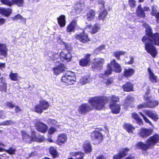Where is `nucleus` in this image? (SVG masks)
<instances>
[{"label": "nucleus", "instance_id": "nucleus-57", "mask_svg": "<svg viewBox=\"0 0 159 159\" xmlns=\"http://www.w3.org/2000/svg\"><path fill=\"white\" fill-rule=\"evenodd\" d=\"M48 122L49 123L52 125H55L57 124V122L55 120L51 119H49L48 120Z\"/></svg>", "mask_w": 159, "mask_h": 159}, {"label": "nucleus", "instance_id": "nucleus-26", "mask_svg": "<svg viewBox=\"0 0 159 159\" xmlns=\"http://www.w3.org/2000/svg\"><path fill=\"white\" fill-rule=\"evenodd\" d=\"M8 49L5 44L0 43V53L1 55L5 57L7 56Z\"/></svg>", "mask_w": 159, "mask_h": 159}, {"label": "nucleus", "instance_id": "nucleus-12", "mask_svg": "<svg viewBox=\"0 0 159 159\" xmlns=\"http://www.w3.org/2000/svg\"><path fill=\"white\" fill-rule=\"evenodd\" d=\"M143 112L146 115L153 119L154 121H157L159 119L158 115L155 111L146 110H144Z\"/></svg>", "mask_w": 159, "mask_h": 159}, {"label": "nucleus", "instance_id": "nucleus-64", "mask_svg": "<svg viewBox=\"0 0 159 159\" xmlns=\"http://www.w3.org/2000/svg\"><path fill=\"white\" fill-rule=\"evenodd\" d=\"M36 154L35 152H34L30 153L29 156V157H30L33 156H34Z\"/></svg>", "mask_w": 159, "mask_h": 159}, {"label": "nucleus", "instance_id": "nucleus-28", "mask_svg": "<svg viewBox=\"0 0 159 159\" xmlns=\"http://www.w3.org/2000/svg\"><path fill=\"white\" fill-rule=\"evenodd\" d=\"M122 88L124 91L129 92L133 90V85L131 83L128 82L123 85Z\"/></svg>", "mask_w": 159, "mask_h": 159}, {"label": "nucleus", "instance_id": "nucleus-18", "mask_svg": "<svg viewBox=\"0 0 159 159\" xmlns=\"http://www.w3.org/2000/svg\"><path fill=\"white\" fill-rule=\"evenodd\" d=\"M110 108L111 109L112 113L117 114L120 112V106L116 103H111Z\"/></svg>", "mask_w": 159, "mask_h": 159}, {"label": "nucleus", "instance_id": "nucleus-51", "mask_svg": "<svg viewBox=\"0 0 159 159\" xmlns=\"http://www.w3.org/2000/svg\"><path fill=\"white\" fill-rule=\"evenodd\" d=\"M1 84L2 85V87L0 86V90L6 92V84L4 82L1 81Z\"/></svg>", "mask_w": 159, "mask_h": 159}, {"label": "nucleus", "instance_id": "nucleus-40", "mask_svg": "<svg viewBox=\"0 0 159 159\" xmlns=\"http://www.w3.org/2000/svg\"><path fill=\"white\" fill-rule=\"evenodd\" d=\"M100 29L101 28L99 25L97 24H95L91 29V33L93 34H95L98 32Z\"/></svg>", "mask_w": 159, "mask_h": 159}, {"label": "nucleus", "instance_id": "nucleus-11", "mask_svg": "<svg viewBox=\"0 0 159 159\" xmlns=\"http://www.w3.org/2000/svg\"><path fill=\"white\" fill-rule=\"evenodd\" d=\"M32 135L30 136L25 131L22 132L23 139L27 142L34 141L36 138L35 131H32Z\"/></svg>", "mask_w": 159, "mask_h": 159}, {"label": "nucleus", "instance_id": "nucleus-22", "mask_svg": "<svg viewBox=\"0 0 159 159\" xmlns=\"http://www.w3.org/2000/svg\"><path fill=\"white\" fill-rule=\"evenodd\" d=\"M147 92L146 93L144 97V100L147 102V104H152L153 102H157V104L152 107H154L158 104V102L157 101H155L153 99H151V97L148 95L149 92V90L148 89H147Z\"/></svg>", "mask_w": 159, "mask_h": 159}, {"label": "nucleus", "instance_id": "nucleus-54", "mask_svg": "<svg viewBox=\"0 0 159 159\" xmlns=\"http://www.w3.org/2000/svg\"><path fill=\"white\" fill-rule=\"evenodd\" d=\"M129 3L131 7H134L135 6L136 2L134 0H128Z\"/></svg>", "mask_w": 159, "mask_h": 159}, {"label": "nucleus", "instance_id": "nucleus-29", "mask_svg": "<svg viewBox=\"0 0 159 159\" xmlns=\"http://www.w3.org/2000/svg\"><path fill=\"white\" fill-rule=\"evenodd\" d=\"M137 14L138 16L144 18L145 16V13L141 7V5L138 6L136 10Z\"/></svg>", "mask_w": 159, "mask_h": 159}, {"label": "nucleus", "instance_id": "nucleus-33", "mask_svg": "<svg viewBox=\"0 0 159 159\" xmlns=\"http://www.w3.org/2000/svg\"><path fill=\"white\" fill-rule=\"evenodd\" d=\"M9 77L10 79L13 81H17L20 79V77L17 73H14L11 72L9 75Z\"/></svg>", "mask_w": 159, "mask_h": 159}, {"label": "nucleus", "instance_id": "nucleus-50", "mask_svg": "<svg viewBox=\"0 0 159 159\" xmlns=\"http://www.w3.org/2000/svg\"><path fill=\"white\" fill-rule=\"evenodd\" d=\"M2 2L9 6H11L13 5V3L9 0H0Z\"/></svg>", "mask_w": 159, "mask_h": 159}, {"label": "nucleus", "instance_id": "nucleus-10", "mask_svg": "<svg viewBox=\"0 0 159 159\" xmlns=\"http://www.w3.org/2000/svg\"><path fill=\"white\" fill-rule=\"evenodd\" d=\"M153 132V130L150 128H142L140 129L139 134L140 137L145 138L150 136Z\"/></svg>", "mask_w": 159, "mask_h": 159}, {"label": "nucleus", "instance_id": "nucleus-4", "mask_svg": "<svg viewBox=\"0 0 159 159\" xmlns=\"http://www.w3.org/2000/svg\"><path fill=\"white\" fill-rule=\"evenodd\" d=\"M111 66H113L115 69V70L116 72L120 73L121 71V68L120 65L117 63L115 59L112 60L110 64H108L107 70L105 71L103 74H101L99 75L100 78L105 79L108 75H110L112 71V69Z\"/></svg>", "mask_w": 159, "mask_h": 159}, {"label": "nucleus", "instance_id": "nucleus-21", "mask_svg": "<svg viewBox=\"0 0 159 159\" xmlns=\"http://www.w3.org/2000/svg\"><path fill=\"white\" fill-rule=\"evenodd\" d=\"M76 25V22L75 21L73 20L71 21L66 27V31L68 33L74 32L75 28Z\"/></svg>", "mask_w": 159, "mask_h": 159}, {"label": "nucleus", "instance_id": "nucleus-1", "mask_svg": "<svg viewBox=\"0 0 159 159\" xmlns=\"http://www.w3.org/2000/svg\"><path fill=\"white\" fill-rule=\"evenodd\" d=\"M143 25L146 28V35L142 38V42L145 44L147 52L152 57H155L157 54V51L152 44L159 46V34H153L150 26L146 23L143 22Z\"/></svg>", "mask_w": 159, "mask_h": 159}, {"label": "nucleus", "instance_id": "nucleus-14", "mask_svg": "<svg viewBox=\"0 0 159 159\" xmlns=\"http://www.w3.org/2000/svg\"><path fill=\"white\" fill-rule=\"evenodd\" d=\"M75 38L77 39L83 43L87 42L89 41L87 35L85 34L84 32L82 33L76 34Z\"/></svg>", "mask_w": 159, "mask_h": 159}, {"label": "nucleus", "instance_id": "nucleus-24", "mask_svg": "<svg viewBox=\"0 0 159 159\" xmlns=\"http://www.w3.org/2000/svg\"><path fill=\"white\" fill-rule=\"evenodd\" d=\"M135 72V70L132 68L125 69L124 71V75L128 78L132 76Z\"/></svg>", "mask_w": 159, "mask_h": 159}, {"label": "nucleus", "instance_id": "nucleus-3", "mask_svg": "<svg viewBox=\"0 0 159 159\" xmlns=\"http://www.w3.org/2000/svg\"><path fill=\"white\" fill-rule=\"evenodd\" d=\"M158 143H159V134H155L146 140V143L140 142L137 143L136 147L143 150L146 151L153 147Z\"/></svg>", "mask_w": 159, "mask_h": 159}, {"label": "nucleus", "instance_id": "nucleus-6", "mask_svg": "<svg viewBox=\"0 0 159 159\" xmlns=\"http://www.w3.org/2000/svg\"><path fill=\"white\" fill-rule=\"evenodd\" d=\"M76 78L73 73L68 72L65 75L62 77L61 81L66 83L68 84H74L75 82Z\"/></svg>", "mask_w": 159, "mask_h": 159}, {"label": "nucleus", "instance_id": "nucleus-16", "mask_svg": "<svg viewBox=\"0 0 159 159\" xmlns=\"http://www.w3.org/2000/svg\"><path fill=\"white\" fill-rule=\"evenodd\" d=\"M65 68L63 64L59 63L56 67L53 68V70L55 75H58L63 72Z\"/></svg>", "mask_w": 159, "mask_h": 159}, {"label": "nucleus", "instance_id": "nucleus-15", "mask_svg": "<svg viewBox=\"0 0 159 159\" xmlns=\"http://www.w3.org/2000/svg\"><path fill=\"white\" fill-rule=\"evenodd\" d=\"M129 150V149L127 148L123 149L119 152L118 154L114 156L113 159H121L122 157L126 156Z\"/></svg>", "mask_w": 159, "mask_h": 159}, {"label": "nucleus", "instance_id": "nucleus-9", "mask_svg": "<svg viewBox=\"0 0 159 159\" xmlns=\"http://www.w3.org/2000/svg\"><path fill=\"white\" fill-rule=\"evenodd\" d=\"M92 109L91 106L87 103H83L79 106L78 108L79 113L84 114L89 112Z\"/></svg>", "mask_w": 159, "mask_h": 159}, {"label": "nucleus", "instance_id": "nucleus-56", "mask_svg": "<svg viewBox=\"0 0 159 159\" xmlns=\"http://www.w3.org/2000/svg\"><path fill=\"white\" fill-rule=\"evenodd\" d=\"M6 118V114L2 111H0V119H4Z\"/></svg>", "mask_w": 159, "mask_h": 159}, {"label": "nucleus", "instance_id": "nucleus-48", "mask_svg": "<svg viewBox=\"0 0 159 159\" xmlns=\"http://www.w3.org/2000/svg\"><path fill=\"white\" fill-rule=\"evenodd\" d=\"M105 46L104 45H102L98 48L95 50V52L96 54H98L99 52H101L102 51L105 49Z\"/></svg>", "mask_w": 159, "mask_h": 159}, {"label": "nucleus", "instance_id": "nucleus-34", "mask_svg": "<svg viewBox=\"0 0 159 159\" xmlns=\"http://www.w3.org/2000/svg\"><path fill=\"white\" fill-rule=\"evenodd\" d=\"M132 115L133 118L136 120L138 124L140 125H143V122L142 119L140 118L139 115L137 113H133Z\"/></svg>", "mask_w": 159, "mask_h": 159}, {"label": "nucleus", "instance_id": "nucleus-36", "mask_svg": "<svg viewBox=\"0 0 159 159\" xmlns=\"http://www.w3.org/2000/svg\"><path fill=\"white\" fill-rule=\"evenodd\" d=\"M134 101V99L133 97L130 96H128L126 98L124 105L125 106H129L131 103L133 102Z\"/></svg>", "mask_w": 159, "mask_h": 159}, {"label": "nucleus", "instance_id": "nucleus-62", "mask_svg": "<svg viewBox=\"0 0 159 159\" xmlns=\"http://www.w3.org/2000/svg\"><path fill=\"white\" fill-rule=\"evenodd\" d=\"M6 66V65L5 63L0 62V68L1 70H2Z\"/></svg>", "mask_w": 159, "mask_h": 159}, {"label": "nucleus", "instance_id": "nucleus-42", "mask_svg": "<svg viewBox=\"0 0 159 159\" xmlns=\"http://www.w3.org/2000/svg\"><path fill=\"white\" fill-rule=\"evenodd\" d=\"M84 6V3H81L80 2H78L76 3L75 5V8L76 11H78L79 12H80L83 7Z\"/></svg>", "mask_w": 159, "mask_h": 159}, {"label": "nucleus", "instance_id": "nucleus-46", "mask_svg": "<svg viewBox=\"0 0 159 159\" xmlns=\"http://www.w3.org/2000/svg\"><path fill=\"white\" fill-rule=\"evenodd\" d=\"M12 2L18 6H21L24 3V0H12Z\"/></svg>", "mask_w": 159, "mask_h": 159}, {"label": "nucleus", "instance_id": "nucleus-52", "mask_svg": "<svg viewBox=\"0 0 159 159\" xmlns=\"http://www.w3.org/2000/svg\"><path fill=\"white\" fill-rule=\"evenodd\" d=\"M97 3L98 4L101 5V8L100 9H103L104 7L105 2L104 1L102 0H99L97 1ZM100 8V7H99Z\"/></svg>", "mask_w": 159, "mask_h": 159}, {"label": "nucleus", "instance_id": "nucleus-41", "mask_svg": "<svg viewBox=\"0 0 159 159\" xmlns=\"http://www.w3.org/2000/svg\"><path fill=\"white\" fill-rule=\"evenodd\" d=\"M91 80L88 76H86L82 77L80 80V82L82 85H84L85 84L89 82Z\"/></svg>", "mask_w": 159, "mask_h": 159}, {"label": "nucleus", "instance_id": "nucleus-23", "mask_svg": "<svg viewBox=\"0 0 159 159\" xmlns=\"http://www.w3.org/2000/svg\"><path fill=\"white\" fill-rule=\"evenodd\" d=\"M67 140L66 135L64 134H61L58 136L57 143L59 145H61L66 143Z\"/></svg>", "mask_w": 159, "mask_h": 159}, {"label": "nucleus", "instance_id": "nucleus-2", "mask_svg": "<svg viewBox=\"0 0 159 159\" xmlns=\"http://www.w3.org/2000/svg\"><path fill=\"white\" fill-rule=\"evenodd\" d=\"M110 98L111 101V103H116L119 100L118 97L113 95L111 97L100 96L92 98L89 99V102L92 107L99 110L104 107L105 105L108 102Z\"/></svg>", "mask_w": 159, "mask_h": 159}, {"label": "nucleus", "instance_id": "nucleus-47", "mask_svg": "<svg viewBox=\"0 0 159 159\" xmlns=\"http://www.w3.org/2000/svg\"><path fill=\"white\" fill-rule=\"evenodd\" d=\"M140 114L143 117L144 120L147 123H148L150 125L153 126L152 123L148 120V119L141 112H139Z\"/></svg>", "mask_w": 159, "mask_h": 159}, {"label": "nucleus", "instance_id": "nucleus-13", "mask_svg": "<svg viewBox=\"0 0 159 159\" xmlns=\"http://www.w3.org/2000/svg\"><path fill=\"white\" fill-rule=\"evenodd\" d=\"M91 137L93 140H95L98 143L101 142L102 140V134L98 131H94L91 134Z\"/></svg>", "mask_w": 159, "mask_h": 159}, {"label": "nucleus", "instance_id": "nucleus-27", "mask_svg": "<svg viewBox=\"0 0 159 159\" xmlns=\"http://www.w3.org/2000/svg\"><path fill=\"white\" fill-rule=\"evenodd\" d=\"M83 147L86 153H89L91 152L92 151L91 146L88 141H86L84 142Z\"/></svg>", "mask_w": 159, "mask_h": 159}, {"label": "nucleus", "instance_id": "nucleus-8", "mask_svg": "<svg viewBox=\"0 0 159 159\" xmlns=\"http://www.w3.org/2000/svg\"><path fill=\"white\" fill-rule=\"evenodd\" d=\"M104 62L105 60L103 58H98L95 59L94 62L92 64V68L99 70H101L102 68V65Z\"/></svg>", "mask_w": 159, "mask_h": 159}, {"label": "nucleus", "instance_id": "nucleus-25", "mask_svg": "<svg viewBox=\"0 0 159 159\" xmlns=\"http://www.w3.org/2000/svg\"><path fill=\"white\" fill-rule=\"evenodd\" d=\"M58 22L60 27H64L66 24V17L64 15H61L57 18Z\"/></svg>", "mask_w": 159, "mask_h": 159}, {"label": "nucleus", "instance_id": "nucleus-30", "mask_svg": "<svg viewBox=\"0 0 159 159\" xmlns=\"http://www.w3.org/2000/svg\"><path fill=\"white\" fill-rule=\"evenodd\" d=\"M11 10L10 8L0 7V13L6 16H9L11 13Z\"/></svg>", "mask_w": 159, "mask_h": 159}, {"label": "nucleus", "instance_id": "nucleus-58", "mask_svg": "<svg viewBox=\"0 0 159 159\" xmlns=\"http://www.w3.org/2000/svg\"><path fill=\"white\" fill-rule=\"evenodd\" d=\"M113 81V80L112 78H110L108 79L107 81L106 82V83L107 85H109L111 84Z\"/></svg>", "mask_w": 159, "mask_h": 159}, {"label": "nucleus", "instance_id": "nucleus-32", "mask_svg": "<svg viewBox=\"0 0 159 159\" xmlns=\"http://www.w3.org/2000/svg\"><path fill=\"white\" fill-rule=\"evenodd\" d=\"M95 11L93 10H90L87 14V19L89 21L92 20L94 19L95 17Z\"/></svg>", "mask_w": 159, "mask_h": 159}, {"label": "nucleus", "instance_id": "nucleus-55", "mask_svg": "<svg viewBox=\"0 0 159 159\" xmlns=\"http://www.w3.org/2000/svg\"><path fill=\"white\" fill-rule=\"evenodd\" d=\"M23 19V17L21 16L20 14H18L15 16L13 18V20H22Z\"/></svg>", "mask_w": 159, "mask_h": 159}, {"label": "nucleus", "instance_id": "nucleus-59", "mask_svg": "<svg viewBox=\"0 0 159 159\" xmlns=\"http://www.w3.org/2000/svg\"><path fill=\"white\" fill-rule=\"evenodd\" d=\"M7 105L10 108H13L15 106L11 102H7Z\"/></svg>", "mask_w": 159, "mask_h": 159}, {"label": "nucleus", "instance_id": "nucleus-17", "mask_svg": "<svg viewBox=\"0 0 159 159\" xmlns=\"http://www.w3.org/2000/svg\"><path fill=\"white\" fill-rule=\"evenodd\" d=\"M35 126L37 130L42 133L46 132L48 129V126L43 122L37 123Z\"/></svg>", "mask_w": 159, "mask_h": 159}, {"label": "nucleus", "instance_id": "nucleus-35", "mask_svg": "<svg viewBox=\"0 0 159 159\" xmlns=\"http://www.w3.org/2000/svg\"><path fill=\"white\" fill-rule=\"evenodd\" d=\"M100 11H102V12L99 14L98 16V19L99 20H103L106 18L107 12L106 10L104 9H100Z\"/></svg>", "mask_w": 159, "mask_h": 159}, {"label": "nucleus", "instance_id": "nucleus-7", "mask_svg": "<svg viewBox=\"0 0 159 159\" xmlns=\"http://www.w3.org/2000/svg\"><path fill=\"white\" fill-rule=\"evenodd\" d=\"M39 103V104L36 105L34 107L35 111L38 113H41L43 110H47L49 106L48 102L43 100H40Z\"/></svg>", "mask_w": 159, "mask_h": 159}, {"label": "nucleus", "instance_id": "nucleus-45", "mask_svg": "<svg viewBox=\"0 0 159 159\" xmlns=\"http://www.w3.org/2000/svg\"><path fill=\"white\" fill-rule=\"evenodd\" d=\"M14 122L12 120H7L0 123V125H8L13 124Z\"/></svg>", "mask_w": 159, "mask_h": 159}, {"label": "nucleus", "instance_id": "nucleus-31", "mask_svg": "<svg viewBox=\"0 0 159 159\" xmlns=\"http://www.w3.org/2000/svg\"><path fill=\"white\" fill-rule=\"evenodd\" d=\"M157 104V102H153L152 104H147V102L141 104H140L138 106V108L139 109H141L143 108L149 107L152 108L153 107Z\"/></svg>", "mask_w": 159, "mask_h": 159}, {"label": "nucleus", "instance_id": "nucleus-44", "mask_svg": "<svg viewBox=\"0 0 159 159\" xmlns=\"http://www.w3.org/2000/svg\"><path fill=\"white\" fill-rule=\"evenodd\" d=\"M125 53V52L122 51H116L113 52L114 56L119 60L120 59V56L124 55Z\"/></svg>", "mask_w": 159, "mask_h": 159}, {"label": "nucleus", "instance_id": "nucleus-61", "mask_svg": "<svg viewBox=\"0 0 159 159\" xmlns=\"http://www.w3.org/2000/svg\"><path fill=\"white\" fill-rule=\"evenodd\" d=\"M15 111L16 113H20L21 112V110L18 106L15 107Z\"/></svg>", "mask_w": 159, "mask_h": 159}, {"label": "nucleus", "instance_id": "nucleus-39", "mask_svg": "<svg viewBox=\"0 0 159 159\" xmlns=\"http://www.w3.org/2000/svg\"><path fill=\"white\" fill-rule=\"evenodd\" d=\"M148 72L149 73V78L153 82H155L157 81V77L152 72L150 68H148Z\"/></svg>", "mask_w": 159, "mask_h": 159}, {"label": "nucleus", "instance_id": "nucleus-63", "mask_svg": "<svg viewBox=\"0 0 159 159\" xmlns=\"http://www.w3.org/2000/svg\"><path fill=\"white\" fill-rule=\"evenodd\" d=\"M5 22V20L2 18H0V25H3Z\"/></svg>", "mask_w": 159, "mask_h": 159}, {"label": "nucleus", "instance_id": "nucleus-60", "mask_svg": "<svg viewBox=\"0 0 159 159\" xmlns=\"http://www.w3.org/2000/svg\"><path fill=\"white\" fill-rule=\"evenodd\" d=\"M129 58L130 60L127 63L128 64H132L134 62V58L132 56H130Z\"/></svg>", "mask_w": 159, "mask_h": 159}, {"label": "nucleus", "instance_id": "nucleus-49", "mask_svg": "<svg viewBox=\"0 0 159 159\" xmlns=\"http://www.w3.org/2000/svg\"><path fill=\"white\" fill-rule=\"evenodd\" d=\"M4 151H5L6 152L8 153L10 155H12L15 153L16 151V149L15 148H13L12 147H10L8 150H6L5 149Z\"/></svg>", "mask_w": 159, "mask_h": 159}, {"label": "nucleus", "instance_id": "nucleus-19", "mask_svg": "<svg viewBox=\"0 0 159 159\" xmlns=\"http://www.w3.org/2000/svg\"><path fill=\"white\" fill-rule=\"evenodd\" d=\"M90 56L91 54H89L86 55L84 59H82L80 60L79 62L80 65L82 66H87L90 61Z\"/></svg>", "mask_w": 159, "mask_h": 159}, {"label": "nucleus", "instance_id": "nucleus-53", "mask_svg": "<svg viewBox=\"0 0 159 159\" xmlns=\"http://www.w3.org/2000/svg\"><path fill=\"white\" fill-rule=\"evenodd\" d=\"M56 131V129L53 127H50L48 130V133L49 134H52Z\"/></svg>", "mask_w": 159, "mask_h": 159}, {"label": "nucleus", "instance_id": "nucleus-5", "mask_svg": "<svg viewBox=\"0 0 159 159\" xmlns=\"http://www.w3.org/2000/svg\"><path fill=\"white\" fill-rule=\"evenodd\" d=\"M66 49L63 50L60 53V57L62 62H69L70 61L71 56L70 51L71 50L70 45L64 43Z\"/></svg>", "mask_w": 159, "mask_h": 159}, {"label": "nucleus", "instance_id": "nucleus-20", "mask_svg": "<svg viewBox=\"0 0 159 159\" xmlns=\"http://www.w3.org/2000/svg\"><path fill=\"white\" fill-rule=\"evenodd\" d=\"M152 10L151 15L155 16L157 19V22L159 21V9L157 6L154 5L152 7Z\"/></svg>", "mask_w": 159, "mask_h": 159}, {"label": "nucleus", "instance_id": "nucleus-37", "mask_svg": "<svg viewBox=\"0 0 159 159\" xmlns=\"http://www.w3.org/2000/svg\"><path fill=\"white\" fill-rule=\"evenodd\" d=\"M70 155L71 156H79V157L77 158V159H83L84 154V153L81 152H72L70 153ZM68 159H73L72 157H70Z\"/></svg>", "mask_w": 159, "mask_h": 159}, {"label": "nucleus", "instance_id": "nucleus-38", "mask_svg": "<svg viewBox=\"0 0 159 159\" xmlns=\"http://www.w3.org/2000/svg\"><path fill=\"white\" fill-rule=\"evenodd\" d=\"M49 152L54 158H56L58 156V154L56 149L54 147H51L49 148Z\"/></svg>", "mask_w": 159, "mask_h": 159}, {"label": "nucleus", "instance_id": "nucleus-43", "mask_svg": "<svg viewBox=\"0 0 159 159\" xmlns=\"http://www.w3.org/2000/svg\"><path fill=\"white\" fill-rule=\"evenodd\" d=\"M125 128L129 133H132L133 130L134 129V128L129 124H125Z\"/></svg>", "mask_w": 159, "mask_h": 159}]
</instances>
